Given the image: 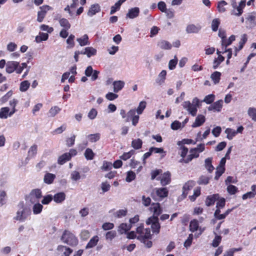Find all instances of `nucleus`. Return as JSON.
I'll list each match as a JSON object with an SVG mask.
<instances>
[{
  "label": "nucleus",
  "instance_id": "nucleus-11",
  "mask_svg": "<svg viewBox=\"0 0 256 256\" xmlns=\"http://www.w3.org/2000/svg\"><path fill=\"white\" fill-rule=\"evenodd\" d=\"M202 28V26L200 24H191L187 26L186 31L188 34H198Z\"/></svg>",
  "mask_w": 256,
  "mask_h": 256
},
{
  "label": "nucleus",
  "instance_id": "nucleus-44",
  "mask_svg": "<svg viewBox=\"0 0 256 256\" xmlns=\"http://www.w3.org/2000/svg\"><path fill=\"white\" fill-rule=\"evenodd\" d=\"M227 4V2L224 0H221L218 2L217 8L218 11L220 12H224L226 9L225 8V6Z\"/></svg>",
  "mask_w": 256,
  "mask_h": 256
},
{
  "label": "nucleus",
  "instance_id": "nucleus-39",
  "mask_svg": "<svg viewBox=\"0 0 256 256\" xmlns=\"http://www.w3.org/2000/svg\"><path fill=\"white\" fill-rule=\"evenodd\" d=\"M210 178L206 176H200L198 180V184L200 185H206L209 182Z\"/></svg>",
  "mask_w": 256,
  "mask_h": 256
},
{
  "label": "nucleus",
  "instance_id": "nucleus-35",
  "mask_svg": "<svg viewBox=\"0 0 256 256\" xmlns=\"http://www.w3.org/2000/svg\"><path fill=\"white\" fill-rule=\"evenodd\" d=\"M70 160V155L68 154L66 152L62 154L58 158V163L59 164L62 165Z\"/></svg>",
  "mask_w": 256,
  "mask_h": 256
},
{
  "label": "nucleus",
  "instance_id": "nucleus-6",
  "mask_svg": "<svg viewBox=\"0 0 256 256\" xmlns=\"http://www.w3.org/2000/svg\"><path fill=\"white\" fill-rule=\"evenodd\" d=\"M246 28H252L256 26V13L248 14L246 18Z\"/></svg>",
  "mask_w": 256,
  "mask_h": 256
},
{
  "label": "nucleus",
  "instance_id": "nucleus-28",
  "mask_svg": "<svg viewBox=\"0 0 256 256\" xmlns=\"http://www.w3.org/2000/svg\"><path fill=\"white\" fill-rule=\"evenodd\" d=\"M236 37L234 35H232L228 39H226V37L222 40V49L226 48L228 46L230 45L235 40Z\"/></svg>",
  "mask_w": 256,
  "mask_h": 256
},
{
  "label": "nucleus",
  "instance_id": "nucleus-38",
  "mask_svg": "<svg viewBox=\"0 0 256 256\" xmlns=\"http://www.w3.org/2000/svg\"><path fill=\"white\" fill-rule=\"evenodd\" d=\"M86 55L88 58H90L91 56H96V50L92 47H86Z\"/></svg>",
  "mask_w": 256,
  "mask_h": 256
},
{
  "label": "nucleus",
  "instance_id": "nucleus-55",
  "mask_svg": "<svg viewBox=\"0 0 256 256\" xmlns=\"http://www.w3.org/2000/svg\"><path fill=\"white\" fill-rule=\"evenodd\" d=\"M136 178V174L132 171H129L127 172L126 180L127 182H131Z\"/></svg>",
  "mask_w": 256,
  "mask_h": 256
},
{
  "label": "nucleus",
  "instance_id": "nucleus-9",
  "mask_svg": "<svg viewBox=\"0 0 256 256\" xmlns=\"http://www.w3.org/2000/svg\"><path fill=\"white\" fill-rule=\"evenodd\" d=\"M42 192L40 189H34L32 190L30 194V200L32 204L39 202V199L42 198Z\"/></svg>",
  "mask_w": 256,
  "mask_h": 256
},
{
  "label": "nucleus",
  "instance_id": "nucleus-59",
  "mask_svg": "<svg viewBox=\"0 0 256 256\" xmlns=\"http://www.w3.org/2000/svg\"><path fill=\"white\" fill-rule=\"evenodd\" d=\"M100 188L102 191V193L108 192L110 188V185L107 182H102L101 184Z\"/></svg>",
  "mask_w": 256,
  "mask_h": 256
},
{
  "label": "nucleus",
  "instance_id": "nucleus-4",
  "mask_svg": "<svg viewBox=\"0 0 256 256\" xmlns=\"http://www.w3.org/2000/svg\"><path fill=\"white\" fill-rule=\"evenodd\" d=\"M146 223L148 225L151 224V228L154 233H159L160 226L158 222V218H149L146 221Z\"/></svg>",
  "mask_w": 256,
  "mask_h": 256
},
{
  "label": "nucleus",
  "instance_id": "nucleus-41",
  "mask_svg": "<svg viewBox=\"0 0 256 256\" xmlns=\"http://www.w3.org/2000/svg\"><path fill=\"white\" fill-rule=\"evenodd\" d=\"M224 60V58L219 54L218 58H215L213 62V68L216 69L218 66Z\"/></svg>",
  "mask_w": 256,
  "mask_h": 256
},
{
  "label": "nucleus",
  "instance_id": "nucleus-18",
  "mask_svg": "<svg viewBox=\"0 0 256 256\" xmlns=\"http://www.w3.org/2000/svg\"><path fill=\"white\" fill-rule=\"evenodd\" d=\"M53 196L54 201L57 204L62 203L66 198V194L64 192H60L56 194Z\"/></svg>",
  "mask_w": 256,
  "mask_h": 256
},
{
  "label": "nucleus",
  "instance_id": "nucleus-52",
  "mask_svg": "<svg viewBox=\"0 0 256 256\" xmlns=\"http://www.w3.org/2000/svg\"><path fill=\"white\" fill-rule=\"evenodd\" d=\"M215 96L213 94H210L206 96L202 100V102H206L207 104H212L214 100Z\"/></svg>",
  "mask_w": 256,
  "mask_h": 256
},
{
  "label": "nucleus",
  "instance_id": "nucleus-53",
  "mask_svg": "<svg viewBox=\"0 0 256 256\" xmlns=\"http://www.w3.org/2000/svg\"><path fill=\"white\" fill-rule=\"evenodd\" d=\"M146 106V102L144 101H142L140 102L139 105L136 110L138 114H142L143 110H144Z\"/></svg>",
  "mask_w": 256,
  "mask_h": 256
},
{
  "label": "nucleus",
  "instance_id": "nucleus-37",
  "mask_svg": "<svg viewBox=\"0 0 256 256\" xmlns=\"http://www.w3.org/2000/svg\"><path fill=\"white\" fill-rule=\"evenodd\" d=\"M248 114L254 121L256 122V108L250 107L248 110Z\"/></svg>",
  "mask_w": 256,
  "mask_h": 256
},
{
  "label": "nucleus",
  "instance_id": "nucleus-45",
  "mask_svg": "<svg viewBox=\"0 0 256 256\" xmlns=\"http://www.w3.org/2000/svg\"><path fill=\"white\" fill-rule=\"evenodd\" d=\"M61 109L57 106L52 107L48 112L49 116L52 117L54 116Z\"/></svg>",
  "mask_w": 256,
  "mask_h": 256
},
{
  "label": "nucleus",
  "instance_id": "nucleus-24",
  "mask_svg": "<svg viewBox=\"0 0 256 256\" xmlns=\"http://www.w3.org/2000/svg\"><path fill=\"white\" fill-rule=\"evenodd\" d=\"M55 178V174L49 172H46L44 176V182L46 184H50L53 182Z\"/></svg>",
  "mask_w": 256,
  "mask_h": 256
},
{
  "label": "nucleus",
  "instance_id": "nucleus-30",
  "mask_svg": "<svg viewBox=\"0 0 256 256\" xmlns=\"http://www.w3.org/2000/svg\"><path fill=\"white\" fill-rule=\"evenodd\" d=\"M212 158H208L204 160V166L209 172H212L214 170V167L212 165Z\"/></svg>",
  "mask_w": 256,
  "mask_h": 256
},
{
  "label": "nucleus",
  "instance_id": "nucleus-5",
  "mask_svg": "<svg viewBox=\"0 0 256 256\" xmlns=\"http://www.w3.org/2000/svg\"><path fill=\"white\" fill-rule=\"evenodd\" d=\"M182 106L190 114L193 116H196L198 108L194 106V104H192L190 101H185L183 102Z\"/></svg>",
  "mask_w": 256,
  "mask_h": 256
},
{
  "label": "nucleus",
  "instance_id": "nucleus-61",
  "mask_svg": "<svg viewBox=\"0 0 256 256\" xmlns=\"http://www.w3.org/2000/svg\"><path fill=\"white\" fill-rule=\"evenodd\" d=\"M98 114V112L95 108H92L88 114V118L90 120L94 119Z\"/></svg>",
  "mask_w": 256,
  "mask_h": 256
},
{
  "label": "nucleus",
  "instance_id": "nucleus-17",
  "mask_svg": "<svg viewBox=\"0 0 256 256\" xmlns=\"http://www.w3.org/2000/svg\"><path fill=\"white\" fill-rule=\"evenodd\" d=\"M206 121L205 116L202 114H198L192 126L194 128L201 126Z\"/></svg>",
  "mask_w": 256,
  "mask_h": 256
},
{
  "label": "nucleus",
  "instance_id": "nucleus-3",
  "mask_svg": "<svg viewBox=\"0 0 256 256\" xmlns=\"http://www.w3.org/2000/svg\"><path fill=\"white\" fill-rule=\"evenodd\" d=\"M61 240L62 241L70 246H76L78 242L76 238L68 230H64V232Z\"/></svg>",
  "mask_w": 256,
  "mask_h": 256
},
{
  "label": "nucleus",
  "instance_id": "nucleus-60",
  "mask_svg": "<svg viewBox=\"0 0 256 256\" xmlns=\"http://www.w3.org/2000/svg\"><path fill=\"white\" fill-rule=\"evenodd\" d=\"M192 240H193V234H190L188 238L184 242V246L185 248H189L192 243Z\"/></svg>",
  "mask_w": 256,
  "mask_h": 256
},
{
  "label": "nucleus",
  "instance_id": "nucleus-7",
  "mask_svg": "<svg viewBox=\"0 0 256 256\" xmlns=\"http://www.w3.org/2000/svg\"><path fill=\"white\" fill-rule=\"evenodd\" d=\"M40 10L38 12L37 21L41 22L43 21L47 12L52 10V8L48 5H44L40 8Z\"/></svg>",
  "mask_w": 256,
  "mask_h": 256
},
{
  "label": "nucleus",
  "instance_id": "nucleus-32",
  "mask_svg": "<svg viewBox=\"0 0 256 256\" xmlns=\"http://www.w3.org/2000/svg\"><path fill=\"white\" fill-rule=\"evenodd\" d=\"M58 22L60 26L62 27L63 28L70 29V24L67 19L65 18H60Z\"/></svg>",
  "mask_w": 256,
  "mask_h": 256
},
{
  "label": "nucleus",
  "instance_id": "nucleus-23",
  "mask_svg": "<svg viewBox=\"0 0 256 256\" xmlns=\"http://www.w3.org/2000/svg\"><path fill=\"white\" fill-rule=\"evenodd\" d=\"M158 46L162 50H168L172 48V44L168 41L160 40L158 43Z\"/></svg>",
  "mask_w": 256,
  "mask_h": 256
},
{
  "label": "nucleus",
  "instance_id": "nucleus-15",
  "mask_svg": "<svg viewBox=\"0 0 256 256\" xmlns=\"http://www.w3.org/2000/svg\"><path fill=\"white\" fill-rule=\"evenodd\" d=\"M12 110L8 107H3L0 110V118L6 119L8 117H11L14 114H12Z\"/></svg>",
  "mask_w": 256,
  "mask_h": 256
},
{
  "label": "nucleus",
  "instance_id": "nucleus-26",
  "mask_svg": "<svg viewBox=\"0 0 256 256\" xmlns=\"http://www.w3.org/2000/svg\"><path fill=\"white\" fill-rule=\"evenodd\" d=\"M99 241V238L98 236H95L91 238L86 244V248L88 249L94 247Z\"/></svg>",
  "mask_w": 256,
  "mask_h": 256
},
{
  "label": "nucleus",
  "instance_id": "nucleus-43",
  "mask_svg": "<svg viewBox=\"0 0 256 256\" xmlns=\"http://www.w3.org/2000/svg\"><path fill=\"white\" fill-rule=\"evenodd\" d=\"M30 86V83L28 80H24L20 84V90L22 92L26 91Z\"/></svg>",
  "mask_w": 256,
  "mask_h": 256
},
{
  "label": "nucleus",
  "instance_id": "nucleus-47",
  "mask_svg": "<svg viewBox=\"0 0 256 256\" xmlns=\"http://www.w3.org/2000/svg\"><path fill=\"white\" fill-rule=\"evenodd\" d=\"M94 154L92 150L89 148L86 149L84 152V156L87 160H92L94 158Z\"/></svg>",
  "mask_w": 256,
  "mask_h": 256
},
{
  "label": "nucleus",
  "instance_id": "nucleus-51",
  "mask_svg": "<svg viewBox=\"0 0 256 256\" xmlns=\"http://www.w3.org/2000/svg\"><path fill=\"white\" fill-rule=\"evenodd\" d=\"M70 178L73 181H77L80 179L81 176L78 172L74 170L70 174Z\"/></svg>",
  "mask_w": 256,
  "mask_h": 256
},
{
  "label": "nucleus",
  "instance_id": "nucleus-2",
  "mask_svg": "<svg viewBox=\"0 0 256 256\" xmlns=\"http://www.w3.org/2000/svg\"><path fill=\"white\" fill-rule=\"evenodd\" d=\"M30 214V208L25 206L24 202H20L18 204V210L16 216L14 217V220L20 222H24Z\"/></svg>",
  "mask_w": 256,
  "mask_h": 256
},
{
  "label": "nucleus",
  "instance_id": "nucleus-16",
  "mask_svg": "<svg viewBox=\"0 0 256 256\" xmlns=\"http://www.w3.org/2000/svg\"><path fill=\"white\" fill-rule=\"evenodd\" d=\"M223 104V101L222 100H218L215 102H214L213 104H211L210 106L208 108V110H214V111H216V112H220Z\"/></svg>",
  "mask_w": 256,
  "mask_h": 256
},
{
  "label": "nucleus",
  "instance_id": "nucleus-46",
  "mask_svg": "<svg viewBox=\"0 0 256 256\" xmlns=\"http://www.w3.org/2000/svg\"><path fill=\"white\" fill-rule=\"evenodd\" d=\"M220 22L218 18H214L212 22L211 28L214 32L218 30Z\"/></svg>",
  "mask_w": 256,
  "mask_h": 256
},
{
  "label": "nucleus",
  "instance_id": "nucleus-48",
  "mask_svg": "<svg viewBox=\"0 0 256 256\" xmlns=\"http://www.w3.org/2000/svg\"><path fill=\"white\" fill-rule=\"evenodd\" d=\"M178 60L175 56L174 58L170 60L168 62V68L170 70H174L178 64Z\"/></svg>",
  "mask_w": 256,
  "mask_h": 256
},
{
  "label": "nucleus",
  "instance_id": "nucleus-42",
  "mask_svg": "<svg viewBox=\"0 0 256 256\" xmlns=\"http://www.w3.org/2000/svg\"><path fill=\"white\" fill-rule=\"evenodd\" d=\"M226 134H227L226 138L231 140L237 134V132L234 130L230 128H228L225 130Z\"/></svg>",
  "mask_w": 256,
  "mask_h": 256
},
{
  "label": "nucleus",
  "instance_id": "nucleus-25",
  "mask_svg": "<svg viewBox=\"0 0 256 256\" xmlns=\"http://www.w3.org/2000/svg\"><path fill=\"white\" fill-rule=\"evenodd\" d=\"M166 75V72L165 70H162L158 74V78L156 79V82L158 85L162 84L165 81Z\"/></svg>",
  "mask_w": 256,
  "mask_h": 256
},
{
  "label": "nucleus",
  "instance_id": "nucleus-58",
  "mask_svg": "<svg viewBox=\"0 0 256 256\" xmlns=\"http://www.w3.org/2000/svg\"><path fill=\"white\" fill-rule=\"evenodd\" d=\"M18 103V100L16 99H13L10 101V106L12 108L11 110L12 114H14L17 111L16 109V106Z\"/></svg>",
  "mask_w": 256,
  "mask_h": 256
},
{
  "label": "nucleus",
  "instance_id": "nucleus-1",
  "mask_svg": "<svg viewBox=\"0 0 256 256\" xmlns=\"http://www.w3.org/2000/svg\"><path fill=\"white\" fill-rule=\"evenodd\" d=\"M136 234L137 239L143 242L146 247L150 248L152 246V242L150 240L152 236L149 228H144L143 224H140L136 228Z\"/></svg>",
  "mask_w": 256,
  "mask_h": 256
},
{
  "label": "nucleus",
  "instance_id": "nucleus-14",
  "mask_svg": "<svg viewBox=\"0 0 256 256\" xmlns=\"http://www.w3.org/2000/svg\"><path fill=\"white\" fill-rule=\"evenodd\" d=\"M157 180H160L162 186H166L170 182V174L168 172H166L157 178Z\"/></svg>",
  "mask_w": 256,
  "mask_h": 256
},
{
  "label": "nucleus",
  "instance_id": "nucleus-64",
  "mask_svg": "<svg viewBox=\"0 0 256 256\" xmlns=\"http://www.w3.org/2000/svg\"><path fill=\"white\" fill-rule=\"evenodd\" d=\"M126 210H120L115 213V216L118 218H121L126 216Z\"/></svg>",
  "mask_w": 256,
  "mask_h": 256
},
{
  "label": "nucleus",
  "instance_id": "nucleus-56",
  "mask_svg": "<svg viewBox=\"0 0 256 256\" xmlns=\"http://www.w3.org/2000/svg\"><path fill=\"white\" fill-rule=\"evenodd\" d=\"M52 196L51 194H48L44 196L43 199L42 200V203L43 204H48L52 201Z\"/></svg>",
  "mask_w": 256,
  "mask_h": 256
},
{
  "label": "nucleus",
  "instance_id": "nucleus-34",
  "mask_svg": "<svg viewBox=\"0 0 256 256\" xmlns=\"http://www.w3.org/2000/svg\"><path fill=\"white\" fill-rule=\"evenodd\" d=\"M221 73L219 72H214L211 76L210 78L213 81L214 83L216 84L220 82V79Z\"/></svg>",
  "mask_w": 256,
  "mask_h": 256
},
{
  "label": "nucleus",
  "instance_id": "nucleus-63",
  "mask_svg": "<svg viewBox=\"0 0 256 256\" xmlns=\"http://www.w3.org/2000/svg\"><path fill=\"white\" fill-rule=\"evenodd\" d=\"M217 200L218 202H216V208H223L226 204L225 199L224 198H219Z\"/></svg>",
  "mask_w": 256,
  "mask_h": 256
},
{
  "label": "nucleus",
  "instance_id": "nucleus-49",
  "mask_svg": "<svg viewBox=\"0 0 256 256\" xmlns=\"http://www.w3.org/2000/svg\"><path fill=\"white\" fill-rule=\"evenodd\" d=\"M88 140L92 142L98 141L100 138V134H90L88 136Z\"/></svg>",
  "mask_w": 256,
  "mask_h": 256
},
{
  "label": "nucleus",
  "instance_id": "nucleus-10",
  "mask_svg": "<svg viewBox=\"0 0 256 256\" xmlns=\"http://www.w3.org/2000/svg\"><path fill=\"white\" fill-rule=\"evenodd\" d=\"M150 210L153 212V216L150 218H158V216L162 214V210L159 203H153L150 206Z\"/></svg>",
  "mask_w": 256,
  "mask_h": 256
},
{
  "label": "nucleus",
  "instance_id": "nucleus-8",
  "mask_svg": "<svg viewBox=\"0 0 256 256\" xmlns=\"http://www.w3.org/2000/svg\"><path fill=\"white\" fill-rule=\"evenodd\" d=\"M156 194V196L160 199H162L167 197L168 194V190L166 188H156L153 190L152 196L154 198V194Z\"/></svg>",
  "mask_w": 256,
  "mask_h": 256
},
{
  "label": "nucleus",
  "instance_id": "nucleus-19",
  "mask_svg": "<svg viewBox=\"0 0 256 256\" xmlns=\"http://www.w3.org/2000/svg\"><path fill=\"white\" fill-rule=\"evenodd\" d=\"M125 83L122 80L114 81L112 83L114 86L113 91L114 92L117 93L121 90L124 87Z\"/></svg>",
  "mask_w": 256,
  "mask_h": 256
},
{
  "label": "nucleus",
  "instance_id": "nucleus-57",
  "mask_svg": "<svg viewBox=\"0 0 256 256\" xmlns=\"http://www.w3.org/2000/svg\"><path fill=\"white\" fill-rule=\"evenodd\" d=\"M134 154V150H131L128 152H124L120 158L124 160H126L130 158Z\"/></svg>",
  "mask_w": 256,
  "mask_h": 256
},
{
  "label": "nucleus",
  "instance_id": "nucleus-36",
  "mask_svg": "<svg viewBox=\"0 0 256 256\" xmlns=\"http://www.w3.org/2000/svg\"><path fill=\"white\" fill-rule=\"evenodd\" d=\"M142 140L140 138L134 140L132 142V146L135 150H138L142 148Z\"/></svg>",
  "mask_w": 256,
  "mask_h": 256
},
{
  "label": "nucleus",
  "instance_id": "nucleus-21",
  "mask_svg": "<svg viewBox=\"0 0 256 256\" xmlns=\"http://www.w3.org/2000/svg\"><path fill=\"white\" fill-rule=\"evenodd\" d=\"M100 10V6L98 4H92L90 6L88 12V16L91 17Z\"/></svg>",
  "mask_w": 256,
  "mask_h": 256
},
{
  "label": "nucleus",
  "instance_id": "nucleus-33",
  "mask_svg": "<svg viewBox=\"0 0 256 256\" xmlns=\"http://www.w3.org/2000/svg\"><path fill=\"white\" fill-rule=\"evenodd\" d=\"M199 224L198 220L194 219L190 221V230L192 232H194L198 230Z\"/></svg>",
  "mask_w": 256,
  "mask_h": 256
},
{
  "label": "nucleus",
  "instance_id": "nucleus-62",
  "mask_svg": "<svg viewBox=\"0 0 256 256\" xmlns=\"http://www.w3.org/2000/svg\"><path fill=\"white\" fill-rule=\"evenodd\" d=\"M118 98V95L112 92H108L106 95V98L108 100H114Z\"/></svg>",
  "mask_w": 256,
  "mask_h": 256
},
{
  "label": "nucleus",
  "instance_id": "nucleus-12",
  "mask_svg": "<svg viewBox=\"0 0 256 256\" xmlns=\"http://www.w3.org/2000/svg\"><path fill=\"white\" fill-rule=\"evenodd\" d=\"M19 62L14 61H8L6 64V70L8 74H12L15 70L19 66Z\"/></svg>",
  "mask_w": 256,
  "mask_h": 256
},
{
  "label": "nucleus",
  "instance_id": "nucleus-29",
  "mask_svg": "<svg viewBox=\"0 0 256 256\" xmlns=\"http://www.w3.org/2000/svg\"><path fill=\"white\" fill-rule=\"evenodd\" d=\"M131 228L132 226L130 224H128L126 223H122L118 226V231L120 234H125Z\"/></svg>",
  "mask_w": 256,
  "mask_h": 256
},
{
  "label": "nucleus",
  "instance_id": "nucleus-13",
  "mask_svg": "<svg viewBox=\"0 0 256 256\" xmlns=\"http://www.w3.org/2000/svg\"><path fill=\"white\" fill-rule=\"evenodd\" d=\"M140 10L139 8L134 7L130 8L128 10V13L126 14V18L130 19H134L137 18L140 14Z\"/></svg>",
  "mask_w": 256,
  "mask_h": 256
},
{
  "label": "nucleus",
  "instance_id": "nucleus-40",
  "mask_svg": "<svg viewBox=\"0 0 256 256\" xmlns=\"http://www.w3.org/2000/svg\"><path fill=\"white\" fill-rule=\"evenodd\" d=\"M38 146L36 144L32 145L28 151V157L32 158L35 156L37 153Z\"/></svg>",
  "mask_w": 256,
  "mask_h": 256
},
{
  "label": "nucleus",
  "instance_id": "nucleus-22",
  "mask_svg": "<svg viewBox=\"0 0 256 256\" xmlns=\"http://www.w3.org/2000/svg\"><path fill=\"white\" fill-rule=\"evenodd\" d=\"M194 184L192 181H188L186 182L182 188V195L184 198L186 197L188 194V192L194 186Z\"/></svg>",
  "mask_w": 256,
  "mask_h": 256
},
{
  "label": "nucleus",
  "instance_id": "nucleus-50",
  "mask_svg": "<svg viewBox=\"0 0 256 256\" xmlns=\"http://www.w3.org/2000/svg\"><path fill=\"white\" fill-rule=\"evenodd\" d=\"M224 167L218 166L216 168L214 178L216 180H218V178L224 173Z\"/></svg>",
  "mask_w": 256,
  "mask_h": 256
},
{
  "label": "nucleus",
  "instance_id": "nucleus-27",
  "mask_svg": "<svg viewBox=\"0 0 256 256\" xmlns=\"http://www.w3.org/2000/svg\"><path fill=\"white\" fill-rule=\"evenodd\" d=\"M76 41L78 42L81 46H85L90 44L88 41V36L87 34H85L80 38H78Z\"/></svg>",
  "mask_w": 256,
  "mask_h": 256
},
{
  "label": "nucleus",
  "instance_id": "nucleus-20",
  "mask_svg": "<svg viewBox=\"0 0 256 256\" xmlns=\"http://www.w3.org/2000/svg\"><path fill=\"white\" fill-rule=\"evenodd\" d=\"M219 198V195L218 194H214L213 195L208 196L206 200V204L208 206L213 205L215 202Z\"/></svg>",
  "mask_w": 256,
  "mask_h": 256
},
{
  "label": "nucleus",
  "instance_id": "nucleus-54",
  "mask_svg": "<svg viewBox=\"0 0 256 256\" xmlns=\"http://www.w3.org/2000/svg\"><path fill=\"white\" fill-rule=\"evenodd\" d=\"M116 236V232L115 230H111L107 232L106 234V238L108 240H112Z\"/></svg>",
  "mask_w": 256,
  "mask_h": 256
},
{
  "label": "nucleus",
  "instance_id": "nucleus-31",
  "mask_svg": "<svg viewBox=\"0 0 256 256\" xmlns=\"http://www.w3.org/2000/svg\"><path fill=\"white\" fill-rule=\"evenodd\" d=\"M34 205L32 206V212L34 214H40L43 208V206L40 204L39 202H36L34 203Z\"/></svg>",
  "mask_w": 256,
  "mask_h": 256
}]
</instances>
